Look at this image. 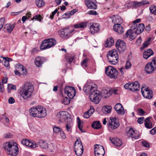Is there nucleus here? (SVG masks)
<instances>
[{
  "label": "nucleus",
  "mask_w": 156,
  "mask_h": 156,
  "mask_svg": "<svg viewBox=\"0 0 156 156\" xmlns=\"http://www.w3.org/2000/svg\"><path fill=\"white\" fill-rule=\"evenodd\" d=\"M96 85L92 83H87L83 87V90L86 94L90 93V100L95 104L98 103L101 98V93L96 90Z\"/></svg>",
  "instance_id": "f257e3e1"
},
{
  "label": "nucleus",
  "mask_w": 156,
  "mask_h": 156,
  "mask_svg": "<svg viewBox=\"0 0 156 156\" xmlns=\"http://www.w3.org/2000/svg\"><path fill=\"white\" fill-rule=\"evenodd\" d=\"M29 112L31 116L39 119L44 118L47 115L46 108L41 105L31 108L29 109Z\"/></svg>",
  "instance_id": "f03ea898"
},
{
  "label": "nucleus",
  "mask_w": 156,
  "mask_h": 156,
  "mask_svg": "<svg viewBox=\"0 0 156 156\" xmlns=\"http://www.w3.org/2000/svg\"><path fill=\"white\" fill-rule=\"evenodd\" d=\"M34 90L33 84L29 82H26L24 84L20 93L21 97L27 100L32 97Z\"/></svg>",
  "instance_id": "7ed1b4c3"
},
{
  "label": "nucleus",
  "mask_w": 156,
  "mask_h": 156,
  "mask_svg": "<svg viewBox=\"0 0 156 156\" xmlns=\"http://www.w3.org/2000/svg\"><path fill=\"white\" fill-rule=\"evenodd\" d=\"M64 94L67 95L69 98L66 97L62 100V103L64 105H68L70 102L69 98L73 99L76 94L74 88L73 87L67 86L65 87L64 90Z\"/></svg>",
  "instance_id": "20e7f679"
},
{
  "label": "nucleus",
  "mask_w": 156,
  "mask_h": 156,
  "mask_svg": "<svg viewBox=\"0 0 156 156\" xmlns=\"http://www.w3.org/2000/svg\"><path fill=\"white\" fill-rule=\"evenodd\" d=\"M4 147L8 151V154L12 156H16L19 152L16 143L13 141L6 142L4 145Z\"/></svg>",
  "instance_id": "39448f33"
},
{
  "label": "nucleus",
  "mask_w": 156,
  "mask_h": 156,
  "mask_svg": "<svg viewBox=\"0 0 156 156\" xmlns=\"http://www.w3.org/2000/svg\"><path fill=\"white\" fill-rule=\"evenodd\" d=\"M107 57L108 62L112 65H116L118 62V52L115 49L110 50L108 53Z\"/></svg>",
  "instance_id": "423d86ee"
},
{
  "label": "nucleus",
  "mask_w": 156,
  "mask_h": 156,
  "mask_svg": "<svg viewBox=\"0 0 156 156\" xmlns=\"http://www.w3.org/2000/svg\"><path fill=\"white\" fill-rule=\"evenodd\" d=\"M112 22L115 24L113 26V29H123V28L120 23H122V20L119 16L117 15H113L110 17Z\"/></svg>",
  "instance_id": "0eeeda50"
},
{
  "label": "nucleus",
  "mask_w": 156,
  "mask_h": 156,
  "mask_svg": "<svg viewBox=\"0 0 156 156\" xmlns=\"http://www.w3.org/2000/svg\"><path fill=\"white\" fill-rule=\"evenodd\" d=\"M56 41L52 38H50L44 40L42 42L40 48L41 50L49 48L55 45Z\"/></svg>",
  "instance_id": "6e6552de"
},
{
  "label": "nucleus",
  "mask_w": 156,
  "mask_h": 156,
  "mask_svg": "<svg viewBox=\"0 0 156 156\" xmlns=\"http://www.w3.org/2000/svg\"><path fill=\"white\" fill-rule=\"evenodd\" d=\"M106 74L111 78H115L118 75V72L117 70L111 66H109L105 68Z\"/></svg>",
  "instance_id": "1a4fd4ad"
},
{
  "label": "nucleus",
  "mask_w": 156,
  "mask_h": 156,
  "mask_svg": "<svg viewBox=\"0 0 156 156\" xmlns=\"http://www.w3.org/2000/svg\"><path fill=\"white\" fill-rule=\"evenodd\" d=\"M156 69V57L153 58L151 62L147 63L145 67V71L147 74L153 72Z\"/></svg>",
  "instance_id": "9d476101"
},
{
  "label": "nucleus",
  "mask_w": 156,
  "mask_h": 156,
  "mask_svg": "<svg viewBox=\"0 0 156 156\" xmlns=\"http://www.w3.org/2000/svg\"><path fill=\"white\" fill-rule=\"evenodd\" d=\"M124 87L126 89L133 91L139 90L140 89L139 83L137 81L133 83L130 82L127 83L124 85Z\"/></svg>",
  "instance_id": "9b49d317"
},
{
  "label": "nucleus",
  "mask_w": 156,
  "mask_h": 156,
  "mask_svg": "<svg viewBox=\"0 0 156 156\" xmlns=\"http://www.w3.org/2000/svg\"><path fill=\"white\" fill-rule=\"evenodd\" d=\"M57 117L59 121L62 122L65 121L67 122L72 120L70 114L67 112H60L57 114Z\"/></svg>",
  "instance_id": "f8f14e48"
},
{
  "label": "nucleus",
  "mask_w": 156,
  "mask_h": 156,
  "mask_svg": "<svg viewBox=\"0 0 156 156\" xmlns=\"http://www.w3.org/2000/svg\"><path fill=\"white\" fill-rule=\"evenodd\" d=\"M119 126V123L117 118L115 117H110L108 127L112 129H116Z\"/></svg>",
  "instance_id": "ddd939ff"
},
{
  "label": "nucleus",
  "mask_w": 156,
  "mask_h": 156,
  "mask_svg": "<svg viewBox=\"0 0 156 156\" xmlns=\"http://www.w3.org/2000/svg\"><path fill=\"white\" fill-rule=\"evenodd\" d=\"M141 93L145 98L148 99H151L152 97V91L149 88H145L142 87L141 88Z\"/></svg>",
  "instance_id": "4468645a"
},
{
  "label": "nucleus",
  "mask_w": 156,
  "mask_h": 156,
  "mask_svg": "<svg viewBox=\"0 0 156 156\" xmlns=\"http://www.w3.org/2000/svg\"><path fill=\"white\" fill-rule=\"evenodd\" d=\"M115 45L119 53L123 52L126 48V43L120 40H119L116 41Z\"/></svg>",
  "instance_id": "2eb2a0df"
},
{
  "label": "nucleus",
  "mask_w": 156,
  "mask_h": 156,
  "mask_svg": "<svg viewBox=\"0 0 156 156\" xmlns=\"http://www.w3.org/2000/svg\"><path fill=\"white\" fill-rule=\"evenodd\" d=\"M21 143L24 145H25L31 148H34L38 147L37 144L36 143L31 142L29 140L24 139L21 141Z\"/></svg>",
  "instance_id": "dca6fc26"
},
{
  "label": "nucleus",
  "mask_w": 156,
  "mask_h": 156,
  "mask_svg": "<svg viewBox=\"0 0 156 156\" xmlns=\"http://www.w3.org/2000/svg\"><path fill=\"white\" fill-rule=\"evenodd\" d=\"M74 30H59L58 33L61 37L67 39L71 36V34Z\"/></svg>",
  "instance_id": "f3484780"
},
{
  "label": "nucleus",
  "mask_w": 156,
  "mask_h": 156,
  "mask_svg": "<svg viewBox=\"0 0 156 156\" xmlns=\"http://www.w3.org/2000/svg\"><path fill=\"white\" fill-rule=\"evenodd\" d=\"M127 134L129 137L135 139H138L139 136V132L136 130H134L132 128L129 129Z\"/></svg>",
  "instance_id": "a211bd4d"
},
{
  "label": "nucleus",
  "mask_w": 156,
  "mask_h": 156,
  "mask_svg": "<svg viewBox=\"0 0 156 156\" xmlns=\"http://www.w3.org/2000/svg\"><path fill=\"white\" fill-rule=\"evenodd\" d=\"M134 30L130 31L129 33V39L130 41L134 40L137 35L142 32L144 30H136V31H134Z\"/></svg>",
  "instance_id": "6ab92c4d"
},
{
  "label": "nucleus",
  "mask_w": 156,
  "mask_h": 156,
  "mask_svg": "<svg viewBox=\"0 0 156 156\" xmlns=\"http://www.w3.org/2000/svg\"><path fill=\"white\" fill-rule=\"evenodd\" d=\"M114 109L118 114L122 115L125 113L123 107L120 103L116 104L115 106Z\"/></svg>",
  "instance_id": "aec40b11"
},
{
  "label": "nucleus",
  "mask_w": 156,
  "mask_h": 156,
  "mask_svg": "<svg viewBox=\"0 0 156 156\" xmlns=\"http://www.w3.org/2000/svg\"><path fill=\"white\" fill-rule=\"evenodd\" d=\"M44 61L45 60L44 58L39 56L36 58L34 63L37 67H41Z\"/></svg>",
  "instance_id": "412c9836"
},
{
  "label": "nucleus",
  "mask_w": 156,
  "mask_h": 156,
  "mask_svg": "<svg viewBox=\"0 0 156 156\" xmlns=\"http://www.w3.org/2000/svg\"><path fill=\"white\" fill-rule=\"evenodd\" d=\"M85 3L86 6L90 9H95L97 8L96 5L90 0H85Z\"/></svg>",
  "instance_id": "4be33fe9"
},
{
  "label": "nucleus",
  "mask_w": 156,
  "mask_h": 156,
  "mask_svg": "<svg viewBox=\"0 0 156 156\" xmlns=\"http://www.w3.org/2000/svg\"><path fill=\"white\" fill-rule=\"evenodd\" d=\"M94 152V154L101 153L102 154H105V151L103 146L99 144L95 145Z\"/></svg>",
  "instance_id": "5701e85b"
},
{
  "label": "nucleus",
  "mask_w": 156,
  "mask_h": 156,
  "mask_svg": "<svg viewBox=\"0 0 156 156\" xmlns=\"http://www.w3.org/2000/svg\"><path fill=\"white\" fill-rule=\"evenodd\" d=\"M16 67L17 68V69L19 71H20L21 74L23 75H26L27 74V71L26 68L23 65L20 64H18L16 65Z\"/></svg>",
  "instance_id": "b1692460"
},
{
  "label": "nucleus",
  "mask_w": 156,
  "mask_h": 156,
  "mask_svg": "<svg viewBox=\"0 0 156 156\" xmlns=\"http://www.w3.org/2000/svg\"><path fill=\"white\" fill-rule=\"evenodd\" d=\"M110 140L111 142L115 146L119 147L122 145V142L121 140L117 137L110 139Z\"/></svg>",
  "instance_id": "393cba45"
},
{
  "label": "nucleus",
  "mask_w": 156,
  "mask_h": 156,
  "mask_svg": "<svg viewBox=\"0 0 156 156\" xmlns=\"http://www.w3.org/2000/svg\"><path fill=\"white\" fill-rule=\"evenodd\" d=\"M153 54L154 52L152 50L150 49H149L144 52L143 54V57L145 59H147Z\"/></svg>",
  "instance_id": "a878e982"
},
{
  "label": "nucleus",
  "mask_w": 156,
  "mask_h": 156,
  "mask_svg": "<svg viewBox=\"0 0 156 156\" xmlns=\"http://www.w3.org/2000/svg\"><path fill=\"white\" fill-rule=\"evenodd\" d=\"M66 125V128L67 131L69 133L72 132L73 123L72 120L69 121H67Z\"/></svg>",
  "instance_id": "bb28decb"
},
{
  "label": "nucleus",
  "mask_w": 156,
  "mask_h": 156,
  "mask_svg": "<svg viewBox=\"0 0 156 156\" xmlns=\"http://www.w3.org/2000/svg\"><path fill=\"white\" fill-rule=\"evenodd\" d=\"M83 147V146L80 140V139H77L75 142L74 146L75 151L78 149H80L81 148L82 149Z\"/></svg>",
  "instance_id": "cd10ccee"
},
{
  "label": "nucleus",
  "mask_w": 156,
  "mask_h": 156,
  "mask_svg": "<svg viewBox=\"0 0 156 156\" xmlns=\"http://www.w3.org/2000/svg\"><path fill=\"white\" fill-rule=\"evenodd\" d=\"M149 4V2L146 1L140 2H133V5L136 7H138L144 5L146 4Z\"/></svg>",
  "instance_id": "c85d7f7f"
},
{
  "label": "nucleus",
  "mask_w": 156,
  "mask_h": 156,
  "mask_svg": "<svg viewBox=\"0 0 156 156\" xmlns=\"http://www.w3.org/2000/svg\"><path fill=\"white\" fill-rule=\"evenodd\" d=\"M114 40L112 37L108 39L105 41L104 46L106 47H110L114 44Z\"/></svg>",
  "instance_id": "c756f323"
},
{
  "label": "nucleus",
  "mask_w": 156,
  "mask_h": 156,
  "mask_svg": "<svg viewBox=\"0 0 156 156\" xmlns=\"http://www.w3.org/2000/svg\"><path fill=\"white\" fill-rule=\"evenodd\" d=\"M89 24L88 22H82L74 25V27L76 29L78 28H84L88 25Z\"/></svg>",
  "instance_id": "7c9ffc66"
},
{
  "label": "nucleus",
  "mask_w": 156,
  "mask_h": 156,
  "mask_svg": "<svg viewBox=\"0 0 156 156\" xmlns=\"http://www.w3.org/2000/svg\"><path fill=\"white\" fill-rule=\"evenodd\" d=\"M39 145L43 149H46L48 147L47 143L42 140H40L38 143Z\"/></svg>",
  "instance_id": "2f4dec72"
},
{
  "label": "nucleus",
  "mask_w": 156,
  "mask_h": 156,
  "mask_svg": "<svg viewBox=\"0 0 156 156\" xmlns=\"http://www.w3.org/2000/svg\"><path fill=\"white\" fill-rule=\"evenodd\" d=\"M112 108V107L111 106L106 105L103 107L102 110L104 113L107 114L111 112Z\"/></svg>",
  "instance_id": "473e14b6"
},
{
  "label": "nucleus",
  "mask_w": 156,
  "mask_h": 156,
  "mask_svg": "<svg viewBox=\"0 0 156 156\" xmlns=\"http://www.w3.org/2000/svg\"><path fill=\"white\" fill-rule=\"evenodd\" d=\"M140 21L141 19H137L133 21V24L131 26L130 29H136V28H137V25L136 23L140 22Z\"/></svg>",
  "instance_id": "72a5a7b5"
},
{
  "label": "nucleus",
  "mask_w": 156,
  "mask_h": 156,
  "mask_svg": "<svg viewBox=\"0 0 156 156\" xmlns=\"http://www.w3.org/2000/svg\"><path fill=\"white\" fill-rule=\"evenodd\" d=\"M1 58H2L5 60L4 62V65L6 67H8L9 66V62L12 61L11 58L8 57H4L2 56H1Z\"/></svg>",
  "instance_id": "f704fd0d"
},
{
  "label": "nucleus",
  "mask_w": 156,
  "mask_h": 156,
  "mask_svg": "<svg viewBox=\"0 0 156 156\" xmlns=\"http://www.w3.org/2000/svg\"><path fill=\"white\" fill-rule=\"evenodd\" d=\"M145 127L148 129H151L152 128V124L150 122L149 118H147L145 120Z\"/></svg>",
  "instance_id": "c9c22d12"
},
{
  "label": "nucleus",
  "mask_w": 156,
  "mask_h": 156,
  "mask_svg": "<svg viewBox=\"0 0 156 156\" xmlns=\"http://www.w3.org/2000/svg\"><path fill=\"white\" fill-rule=\"evenodd\" d=\"M92 127L96 129H99L101 128V126L99 122H94L91 125Z\"/></svg>",
  "instance_id": "e433bc0d"
},
{
  "label": "nucleus",
  "mask_w": 156,
  "mask_h": 156,
  "mask_svg": "<svg viewBox=\"0 0 156 156\" xmlns=\"http://www.w3.org/2000/svg\"><path fill=\"white\" fill-rule=\"evenodd\" d=\"M36 4L38 7H41L44 5L45 3L43 0H36Z\"/></svg>",
  "instance_id": "4c0bfd02"
},
{
  "label": "nucleus",
  "mask_w": 156,
  "mask_h": 156,
  "mask_svg": "<svg viewBox=\"0 0 156 156\" xmlns=\"http://www.w3.org/2000/svg\"><path fill=\"white\" fill-rule=\"evenodd\" d=\"M75 152L76 154L78 156H81L83 152V147L82 149L81 148L80 149H78L75 151Z\"/></svg>",
  "instance_id": "58836bf2"
},
{
  "label": "nucleus",
  "mask_w": 156,
  "mask_h": 156,
  "mask_svg": "<svg viewBox=\"0 0 156 156\" xmlns=\"http://www.w3.org/2000/svg\"><path fill=\"white\" fill-rule=\"evenodd\" d=\"M15 26V24H7L4 26V28L5 29H13Z\"/></svg>",
  "instance_id": "ea45409f"
},
{
  "label": "nucleus",
  "mask_w": 156,
  "mask_h": 156,
  "mask_svg": "<svg viewBox=\"0 0 156 156\" xmlns=\"http://www.w3.org/2000/svg\"><path fill=\"white\" fill-rule=\"evenodd\" d=\"M100 26L99 24L97 23H93L91 24H90V29H94V28H97L99 29V27Z\"/></svg>",
  "instance_id": "a19ab883"
},
{
  "label": "nucleus",
  "mask_w": 156,
  "mask_h": 156,
  "mask_svg": "<svg viewBox=\"0 0 156 156\" xmlns=\"http://www.w3.org/2000/svg\"><path fill=\"white\" fill-rule=\"evenodd\" d=\"M77 122L78 123V128H79L80 130L81 131V132H84L85 131H83L82 129V126H81V121H80V120L79 117H77Z\"/></svg>",
  "instance_id": "79ce46f5"
},
{
  "label": "nucleus",
  "mask_w": 156,
  "mask_h": 156,
  "mask_svg": "<svg viewBox=\"0 0 156 156\" xmlns=\"http://www.w3.org/2000/svg\"><path fill=\"white\" fill-rule=\"evenodd\" d=\"M151 37H149L148 40L145 42L143 44V47L141 48H143L147 47L150 44V41L151 40Z\"/></svg>",
  "instance_id": "37998d69"
},
{
  "label": "nucleus",
  "mask_w": 156,
  "mask_h": 156,
  "mask_svg": "<svg viewBox=\"0 0 156 156\" xmlns=\"http://www.w3.org/2000/svg\"><path fill=\"white\" fill-rule=\"evenodd\" d=\"M150 12L153 14L156 12V7L154 5H151L149 8Z\"/></svg>",
  "instance_id": "c03bdc74"
},
{
  "label": "nucleus",
  "mask_w": 156,
  "mask_h": 156,
  "mask_svg": "<svg viewBox=\"0 0 156 156\" xmlns=\"http://www.w3.org/2000/svg\"><path fill=\"white\" fill-rule=\"evenodd\" d=\"M53 130L54 132L56 133H58L59 132L61 131V129L60 127L55 126L53 128Z\"/></svg>",
  "instance_id": "a18cd8bd"
},
{
  "label": "nucleus",
  "mask_w": 156,
  "mask_h": 156,
  "mask_svg": "<svg viewBox=\"0 0 156 156\" xmlns=\"http://www.w3.org/2000/svg\"><path fill=\"white\" fill-rule=\"evenodd\" d=\"M137 112L139 115L141 116H143L145 113V112L142 108H140L137 110Z\"/></svg>",
  "instance_id": "49530a36"
},
{
  "label": "nucleus",
  "mask_w": 156,
  "mask_h": 156,
  "mask_svg": "<svg viewBox=\"0 0 156 156\" xmlns=\"http://www.w3.org/2000/svg\"><path fill=\"white\" fill-rule=\"evenodd\" d=\"M33 19H36L37 20L41 21L42 19V17L38 15H37L34 16L33 17Z\"/></svg>",
  "instance_id": "de8ad7c7"
},
{
  "label": "nucleus",
  "mask_w": 156,
  "mask_h": 156,
  "mask_svg": "<svg viewBox=\"0 0 156 156\" xmlns=\"http://www.w3.org/2000/svg\"><path fill=\"white\" fill-rule=\"evenodd\" d=\"M74 57L73 56H69L66 58L67 61L69 62H72L74 59Z\"/></svg>",
  "instance_id": "09e8293b"
},
{
  "label": "nucleus",
  "mask_w": 156,
  "mask_h": 156,
  "mask_svg": "<svg viewBox=\"0 0 156 156\" xmlns=\"http://www.w3.org/2000/svg\"><path fill=\"white\" fill-rule=\"evenodd\" d=\"M88 61V60L87 59H85L82 62L81 65L83 68L87 67V62Z\"/></svg>",
  "instance_id": "8fccbe9b"
},
{
  "label": "nucleus",
  "mask_w": 156,
  "mask_h": 156,
  "mask_svg": "<svg viewBox=\"0 0 156 156\" xmlns=\"http://www.w3.org/2000/svg\"><path fill=\"white\" fill-rule=\"evenodd\" d=\"M4 21L5 19L4 18H2L0 19V29H2V28Z\"/></svg>",
  "instance_id": "3c124183"
},
{
  "label": "nucleus",
  "mask_w": 156,
  "mask_h": 156,
  "mask_svg": "<svg viewBox=\"0 0 156 156\" xmlns=\"http://www.w3.org/2000/svg\"><path fill=\"white\" fill-rule=\"evenodd\" d=\"M131 66V64L130 62L127 61L126 63L125 68L126 69H130Z\"/></svg>",
  "instance_id": "603ef678"
},
{
  "label": "nucleus",
  "mask_w": 156,
  "mask_h": 156,
  "mask_svg": "<svg viewBox=\"0 0 156 156\" xmlns=\"http://www.w3.org/2000/svg\"><path fill=\"white\" fill-rule=\"evenodd\" d=\"M144 25L143 23H140L138 25L136 29H144Z\"/></svg>",
  "instance_id": "864d4df0"
},
{
  "label": "nucleus",
  "mask_w": 156,
  "mask_h": 156,
  "mask_svg": "<svg viewBox=\"0 0 156 156\" xmlns=\"http://www.w3.org/2000/svg\"><path fill=\"white\" fill-rule=\"evenodd\" d=\"M99 30H89V32L92 34H97L99 32Z\"/></svg>",
  "instance_id": "5fc2aeb1"
},
{
  "label": "nucleus",
  "mask_w": 156,
  "mask_h": 156,
  "mask_svg": "<svg viewBox=\"0 0 156 156\" xmlns=\"http://www.w3.org/2000/svg\"><path fill=\"white\" fill-rule=\"evenodd\" d=\"M133 30H128L127 32L123 35V38L124 39L126 38L128 36H129V33L130 31Z\"/></svg>",
  "instance_id": "6e6d98bb"
},
{
  "label": "nucleus",
  "mask_w": 156,
  "mask_h": 156,
  "mask_svg": "<svg viewBox=\"0 0 156 156\" xmlns=\"http://www.w3.org/2000/svg\"><path fill=\"white\" fill-rule=\"evenodd\" d=\"M8 87L12 90H16V86L12 84H9Z\"/></svg>",
  "instance_id": "4d7b16f0"
},
{
  "label": "nucleus",
  "mask_w": 156,
  "mask_h": 156,
  "mask_svg": "<svg viewBox=\"0 0 156 156\" xmlns=\"http://www.w3.org/2000/svg\"><path fill=\"white\" fill-rule=\"evenodd\" d=\"M142 39L141 37H139L136 41V44L138 45H139L141 44Z\"/></svg>",
  "instance_id": "13d9d810"
},
{
  "label": "nucleus",
  "mask_w": 156,
  "mask_h": 156,
  "mask_svg": "<svg viewBox=\"0 0 156 156\" xmlns=\"http://www.w3.org/2000/svg\"><path fill=\"white\" fill-rule=\"evenodd\" d=\"M4 88L3 84L0 82V92H2L4 91Z\"/></svg>",
  "instance_id": "bf43d9fd"
},
{
  "label": "nucleus",
  "mask_w": 156,
  "mask_h": 156,
  "mask_svg": "<svg viewBox=\"0 0 156 156\" xmlns=\"http://www.w3.org/2000/svg\"><path fill=\"white\" fill-rule=\"evenodd\" d=\"M38 51V50L36 48H33L31 51V53L33 54H35L37 53Z\"/></svg>",
  "instance_id": "052dcab7"
},
{
  "label": "nucleus",
  "mask_w": 156,
  "mask_h": 156,
  "mask_svg": "<svg viewBox=\"0 0 156 156\" xmlns=\"http://www.w3.org/2000/svg\"><path fill=\"white\" fill-rule=\"evenodd\" d=\"M91 115H90V114L87 112H85L83 115L84 117L86 119L88 118Z\"/></svg>",
  "instance_id": "680f3d73"
},
{
  "label": "nucleus",
  "mask_w": 156,
  "mask_h": 156,
  "mask_svg": "<svg viewBox=\"0 0 156 156\" xmlns=\"http://www.w3.org/2000/svg\"><path fill=\"white\" fill-rule=\"evenodd\" d=\"M88 13L90 15H96L97 14V12L94 10H90L88 12Z\"/></svg>",
  "instance_id": "e2e57ef3"
},
{
  "label": "nucleus",
  "mask_w": 156,
  "mask_h": 156,
  "mask_svg": "<svg viewBox=\"0 0 156 156\" xmlns=\"http://www.w3.org/2000/svg\"><path fill=\"white\" fill-rule=\"evenodd\" d=\"M60 134L61 137L63 139H65L66 138V136L65 133L62 131H61L60 132Z\"/></svg>",
  "instance_id": "0e129e2a"
},
{
  "label": "nucleus",
  "mask_w": 156,
  "mask_h": 156,
  "mask_svg": "<svg viewBox=\"0 0 156 156\" xmlns=\"http://www.w3.org/2000/svg\"><path fill=\"white\" fill-rule=\"evenodd\" d=\"M144 119V117H140L138 119L137 122L140 124H142L143 123V119Z\"/></svg>",
  "instance_id": "69168bd1"
},
{
  "label": "nucleus",
  "mask_w": 156,
  "mask_h": 156,
  "mask_svg": "<svg viewBox=\"0 0 156 156\" xmlns=\"http://www.w3.org/2000/svg\"><path fill=\"white\" fill-rule=\"evenodd\" d=\"M150 133L152 135L155 134L156 133V127H154L151 129L150 131Z\"/></svg>",
  "instance_id": "338daca9"
},
{
  "label": "nucleus",
  "mask_w": 156,
  "mask_h": 156,
  "mask_svg": "<svg viewBox=\"0 0 156 156\" xmlns=\"http://www.w3.org/2000/svg\"><path fill=\"white\" fill-rule=\"evenodd\" d=\"M119 69L122 75H123L125 73V69L124 67H121Z\"/></svg>",
  "instance_id": "774afa93"
}]
</instances>
